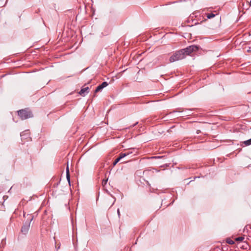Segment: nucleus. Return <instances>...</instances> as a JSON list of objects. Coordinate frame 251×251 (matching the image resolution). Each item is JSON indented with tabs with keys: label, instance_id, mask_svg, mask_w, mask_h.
<instances>
[{
	"label": "nucleus",
	"instance_id": "2",
	"mask_svg": "<svg viewBox=\"0 0 251 251\" xmlns=\"http://www.w3.org/2000/svg\"><path fill=\"white\" fill-rule=\"evenodd\" d=\"M183 50H179L176 52L173 55H172L170 59V62H174L175 61L181 60L185 58V54H183Z\"/></svg>",
	"mask_w": 251,
	"mask_h": 251
},
{
	"label": "nucleus",
	"instance_id": "15",
	"mask_svg": "<svg viewBox=\"0 0 251 251\" xmlns=\"http://www.w3.org/2000/svg\"><path fill=\"white\" fill-rule=\"evenodd\" d=\"M107 179L105 180H103L102 181V185H105V184H106V183H107Z\"/></svg>",
	"mask_w": 251,
	"mask_h": 251
},
{
	"label": "nucleus",
	"instance_id": "14",
	"mask_svg": "<svg viewBox=\"0 0 251 251\" xmlns=\"http://www.w3.org/2000/svg\"><path fill=\"white\" fill-rule=\"evenodd\" d=\"M66 177H67L68 181L70 182V174H66Z\"/></svg>",
	"mask_w": 251,
	"mask_h": 251
},
{
	"label": "nucleus",
	"instance_id": "18",
	"mask_svg": "<svg viewBox=\"0 0 251 251\" xmlns=\"http://www.w3.org/2000/svg\"><path fill=\"white\" fill-rule=\"evenodd\" d=\"M24 132H22V133H21V136L22 137V136H24Z\"/></svg>",
	"mask_w": 251,
	"mask_h": 251
},
{
	"label": "nucleus",
	"instance_id": "19",
	"mask_svg": "<svg viewBox=\"0 0 251 251\" xmlns=\"http://www.w3.org/2000/svg\"><path fill=\"white\" fill-rule=\"evenodd\" d=\"M249 5H250V6H251V0L250 2L249 3Z\"/></svg>",
	"mask_w": 251,
	"mask_h": 251
},
{
	"label": "nucleus",
	"instance_id": "17",
	"mask_svg": "<svg viewBox=\"0 0 251 251\" xmlns=\"http://www.w3.org/2000/svg\"><path fill=\"white\" fill-rule=\"evenodd\" d=\"M117 212H118V215L120 216V211H119V209H118Z\"/></svg>",
	"mask_w": 251,
	"mask_h": 251
},
{
	"label": "nucleus",
	"instance_id": "6",
	"mask_svg": "<svg viewBox=\"0 0 251 251\" xmlns=\"http://www.w3.org/2000/svg\"><path fill=\"white\" fill-rule=\"evenodd\" d=\"M88 87L83 88L81 89V90L79 92V94L82 96H85L86 94L88 93Z\"/></svg>",
	"mask_w": 251,
	"mask_h": 251
},
{
	"label": "nucleus",
	"instance_id": "4",
	"mask_svg": "<svg viewBox=\"0 0 251 251\" xmlns=\"http://www.w3.org/2000/svg\"><path fill=\"white\" fill-rule=\"evenodd\" d=\"M30 222L25 223L22 227L21 232L25 234L27 233V232L28 231V230L29 229V227H30Z\"/></svg>",
	"mask_w": 251,
	"mask_h": 251
},
{
	"label": "nucleus",
	"instance_id": "13",
	"mask_svg": "<svg viewBox=\"0 0 251 251\" xmlns=\"http://www.w3.org/2000/svg\"><path fill=\"white\" fill-rule=\"evenodd\" d=\"M131 153H132L131 152L128 151L125 153H121L120 154H125V157H126V156H128V155L130 154Z\"/></svg>",
	"mask_w": 251,
	"mask_h": 251
},
{
	"label": "nucleus",
	"instance_id": "8",
	"mask_svg": "<svg viewBox=\"0 0 251 251\" xmlns=\"http://www.w3.org/2000/svg\"><path fill=\"white\" fill-rule=\"evenodd\" d=\"M200 15V12L199 11H196L195 12H194L191 15V17H192V18H193L194 17H197L199 16Z\"/></svg>",
	"mask_w": 251,
	"mask_h": 251
},
{
	"label": "nucleus",
	"instance_id": "12",
	"mask_svg": "<svg viewBox=\"0 0 251 251\" xmlns=\"http://www.w3.org/2000/svg\"><path fill=\"white\" fill-rule=\"evenodd\" d=\"M244 239L243 237H239L236 238L235 240L237 241H243Z\"/></svg>",
	"mask_w": 251,
	"mask_h": 251
},
{
	"label": "nucleus",
	"instance_id": "1",
	"mask_svg": "<svg viewBox=\"0 0 251 251\" xmlns=\"http://www.w3.org/2000/svg\"><path fill=\"white\" fill-rule=\"evenodd\" d=\"M18 114L22 120L27 119L33 116L32 112L27 109L19 110Z\"/></svg>",
	"mask_w": 251,
	"mask_h": 251
},
{
	"label": "nucleus",
	"instance_id": "5",
	"mask_svg": "<svg viewBox=\"0 0 251 251\" xmlns=\"http://www.w3.org/2000/svg\"><path fill=\"white\" fill-rule=\"evenodd\" d=\"M108 85V83L106 81L103 82L101 84L99 85L96 89L95 91V93H96L100 91H101L102 89H103L104 88L106 87Z\"/></svg>",
	"mask_w": 251,
	"mask_h": 251
},
{
	"label": "nucleus",
	"instance_id": "7",
	"mask_svg": "<svg viewBox=\"0 0 251 251\" xmlns=\"http://www.w3.org/2000/svg\"><path fill=\"white\" fill-rule=\"evenodd\" d=\"M125 157V154H120L119 157H118L113 162V166H115L122 158Z\"/></svg>",
	"mask_w": 251,
	"mask_h": 251
},
{
	"label": "nucleus",
	"instance_id": "10",
	"mask_svg": "<svg viewBox=\"0 0 251 251\" xmlns=\"http://www.w3.org/2000/svg\"><path fill=\"white\" fill-rule=\"evenodd\" d=\"M243 144L246 146L251 145V138L248 140L244 141L243 142Z\"/></svg>",
	"mask_w": 251,
	"mask_h": 251
},
{
	"label": "nucleus",
	"instance_id": "20",
	"mask_svg": "<svg viewBox=\"0 0 251 251\" xmlns=\"http://www.w3.org/2000/svg\"><path fill=\"white\" fill-rule=\"evenodd\" d=\"M115 200H114V201H113V203H112V205H113V204H114V203L115 202Z\"/></svg>",
	"mask_w": 251,
	"mask_h": 251
},
{
	"label": "nucleus",
	"instance_id": "11",
	"mask_svg": "<svg viewBox=\"0 0 251 251\" xmlns=\"http://www.w3.org/2000/svg\"><path fill=\"white\" fill-rule=\"evenodd\" d=\"M226 242L230 245H233L234 244V241L231 240L230 239H227Z\"/></svg>",
	"mask_w": 251,
	"mask_h": 251
},
{
	"label": "nucleus",
	"instance_id": "9",
	"mask_svg": "<svg viewBox=\"0 0 251 251\" xmlns=\"http://www.w3.org/2000/svg\"><path fill=\"white\" fill-rule=\"evenodd\" d=\"M206 17L207 19H211L212 18H214L215 16V14L213 13H207L206 14Z\"/></svg>",
	"mask_w": 251,
	"mask_h": 251
},
{
	"label": "nucleus",
	"instance_id": "16",
	"mask_svg": "<svg viewBox=\"0 0 251 251\" xmlns=\"http://www.w3.org/2000/svg\"><path fill=\"white\" fill-rule=\"evenodd\" d=\"M66 174H69L68 166H67V168H66Z\"/></svg>",
	"mask_w": 251,
	"mask_h": 251
},
{
	"label": "nucleus",
	"instance_id": "3",
	"mask_svg": "<svg viewBox=\"0 0 251 251\" xmlns=\"http://www.w3.org/2000/svg\"><path fill=\"white\" fill-rule=\"evenodd\" d=\"M198 47L196 46L192 45L184 49H182V50H183V54H185V57L186 55L190 54L191 52L193 51H195L198 50Z\"/></svg>",
	"mask_w": 251,
	"mask_h": 251
}]
</instances>
